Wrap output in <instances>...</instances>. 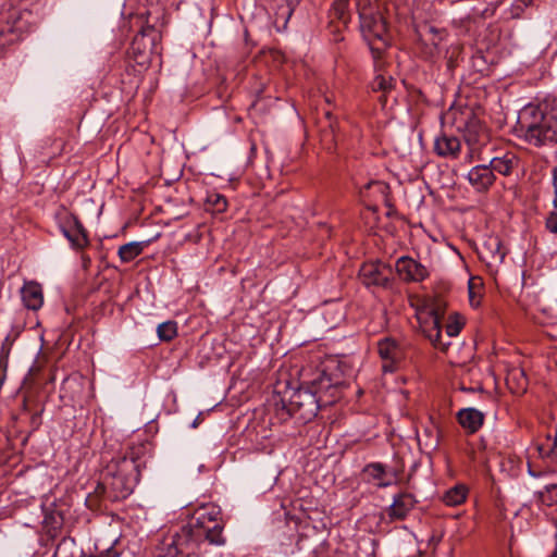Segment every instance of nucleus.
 I'll return each mask as SVG.
<instances>
[{"instance_id":"obj_1","label":"nucleus","mask_w":557,"mask_h":557,"mask_svg":"<svg viewBox=\"0 0 557 557\" xmlns=\"http://www.w3.org/2000/svg\"><path fill=\"white\" fill-rule=\"evenodd\" d=\"M220 509L203 506L196 510L191 521L178 532L165 536L156 548V557H191L201 553V546L223 545V525L219 522Z\"/></svg>"},{"instance_id":"obj_2","label":"nucleus","mask_w":557,"mask_h":557,"mask_svg":"<svg viewBox=\"0 0 557 557\" xmlns=\"http://www.w3.org/2000/svg\"><path fill=\"white\" fill-rule=\"evenodd\" d=\"M448 116L453 124L462 134L466 146L465 161H485V151L491 146V133L486 125L478 119L470 108H450Z\"/></svg>"},{"instance_id":"obj_3","label":"nucleus","mask_w":557,"mask_h":557,"mask_svg":"<svg viewBox=\"0 0 557 557\" xmlns=\"http://www.w3.org/2000/svg\"><path fill=\"white\" fill-rule=\"evenodd\" d=\"M518 127L524 140L535 147L557 141V103L547 111L525 106L519 113Z\"/></svg>"},{"instance_id":"obj_4","label":"nucleus","mask_w":557,"mask_h":557,"mask_svg":"<svg viewBox=\"0 0 557 557\" xmlns=\"http://www.w3.org/2000/svg\"><path fill=\"white\" fill-rule=\"evenodd\" d=\"M339 381L333 380L331 376L321 372L318 377L313 379L310 386L300 387L292 396V410L299 411L304 419L315 417L321 407L322 396L330 389L337 388Z\"/></svg>"},{"instance_id":"obj_5","label":"nucleus","mask_w":557,"mask_h":557,"mask_svg":"<svg viewBox=\"0 0 557 557\" xmlns=\"http://www.w3.org/2000/svg\"><path fill=\"white\" fill-rule=\"evenodd\" d=\"M139 475L138 460L131 454L108 466L103 475V484L110 487L116 497L125 498L133 492Z\"/></svg>"},{"instance_id":"obj_6","label":"nucleus","mask_w":557,"mask_h":557,"mask_svg":"<svg viewBox=\"0 0 557 557\" xmlns=\"http://www.w3.org/2000/svg\"><path fill=\"white\" fill-rule=\"evenodd\" d=\"M360 27L374 57H379L388 42L387 26L380 12L362 8L359 10Z\"/></svg>"},{"instance_id":"obj_7","label":"nucleus","mask_w":557,"mask_h":557,"mask_svg":"<svg viewBox=\"0 0 557 557\" xmlns=\"http://www.w3.org/2000/svg\"><path fill=\"white\" fill-rule=\"evenodd\" d=\"M161 34L153 26L147 25L134 37L129 50V58L141 67H148L151 57L161 55Z\"/></svg>"},{"instance_id":"obj_8","label":"nucleus","mask_w":557,"mask_h":557,"mask_svg":"<svg viewBox=\"0 0 557 557\" xmlns=\"http://www.w3.org/2000/svg\"><path fill=\"white\" fill-rule=\"evenodd\" d=\"M444 301L440 298L431 299L425 308L417 311V319L422 333L435 346L445 349L449 343L442 342V319L444 315Z\"/></svg>"},{"instance_id":"obj_9","label":"nucleus","mask_w":557,"mask_h":557,"mask_svg":"<svg viewBox=\"0 0 557 557\" xmlns=\"http://www.w3.org/2000/svg\"><path fill=\"white\" fill-rule=\"evenodd\" d=\"M361 283L370 288L389 289L393 286L394 272L391 265L382 261L366 262L359 270Z\"/></svg>"},{"instance_id":"obj_10","label":"nucleus","mask_w":557,"mask_h":557,"mask_svg":"<svg viewBox=\"0 0 557 557\" xmlns=\"http://www.w3.org/2000/svg\"><path fill=\"white\" fill-rule=\"evenodd\" d=\"M396 271L405 282L418 283L429 276V271L423 264L407 256L397 259Z\"/></svg>"},{"instance_id":"obj_11","label":"nucleus","mask_w":557,"mask_h":557,"mask_svg":"<svg viewBox=\"0 0 557 557\" xmlns=\"http://www.w3.org/2000/svg\"><path fill=\"white\" fill-rule=\"evenodd\" d=\"M377 351L383 360V370L385 372H393L396 364L403 358V350L397 342L393 338L386 337L381 339L377 344Z\"/></svg>"},{"instance_id":"obj_12","label":"nucleus","mask_w":557,"mask_h":557,"mask_svg":"<svg viewBox=\"0 0 557 557\" xmlns=\"http://www.w3.org/2000/svg\"><path fill=\"white\" fill-rule=\"evenodd\" d=\"M417 503L418 500L411 493H399L394 496L393 503L387 508V516L391 521L405 520Z\"/></svg>"},{"instance_id":"obj_13","label":"nucleus","mask_w":557,"mask_h":557,"mask_svg":"<svg viewBox=\"0 0 557 557\" xmlns=\"http://www.w3.org/2000/svg\"><path fill=\"white\" fill-rule=\"evenodd\" d=\"M496 176L488 164H478L473 166L467 174V181L474 190L483 193L488 190L495 183Z\"/></svg>"},{"instance_id":"obj_14","label":"nucleus","mask_w":557,"mask_h":557,"mask_svg":"<svg viewBox=\"0 0 557 557\" xmlns=\"http://www.w3.org/2000/svg\"><path fill=\"white\" fill-rule=\"evenodd\" d=\"M478 253L480 259L488 265L502 263L506 256L497 236H488L478 249Z\"/></svg>"},{"instance_id":"obj_15","label":"nucleus","mask_w":557,"mask_h":557,"mask_svg":"<svg viewBox=\"0 0 557 557\" xmlns=\"http://www.w3.org/2000/svg\"><path fill=\"white\" fill-rule=\"evenodd\" d=\"M63 235L75 248H84L88 244L87 232L83 224L73 215L69 216L62 225Z\"/></svg>"},{"instance_id":"obj_16","label":"nucleus","mask_w":557,"mask_h":557,"mask_svg":"<svg viewBox=\"0 0 557 557\" xmlns=\"http://www.w3.org/2000/svg\"><path fill=\"white\" fill-rule=\"evenodd\" d=\"M461 140L448 134H442L434 141V151L444 158L457 159L461 153Z\"/></svg>"},{"instance_id":"obj_17","label":"nucleus","mask_w":557,"mask_h":557,"mask_svg":"<svg viewBox=\"0 0 557 557\" xmlns=\"http://www.w3.org/2000/svg\"><path fill=\"white\" fill-rule=\"evenodd\" d=\"M363 473L369 480L374 481L375 486L380 488L387 487L393 484V478L396 473L387 470L386 466L381 462H371L363 468Z\"/></svg>"},{"instance_id":"obj_18","label":"nucleus","mask_w":557,"mask_h":557,"mask_svg":"<svg viewBox=\"0 0 557 557\" xmlns=\"http://www.w3.org/2000/svg\"><path fill=\"white\" fill-rule=\"evenodd\" d=\"M21 297L24 306L29 310H39L44 305L42 288L37 282H26L21 288Z\"/></svg>"},{"instance_id":"obj_19","label":"nucleus","mask_w":557,"mask_h":557,"mask_svg":"<svg viewBox=\"0 0 557 557\" xmlns=\"http://www.w3.org/2000/svg\"><path fill=\"white\" fill-rule=\"evenodd\" d=\"M445 37L446 32L444 29H437L434 26L425 27L422 39L425 45V53H428L430 58L438 57L442 53V42Z\"/></svg>"},{"instance_id":"obj_20","label":"nucleus","mask_w":557,"mask_h":557,"mask_svg":"<svg viewBox=\"0 0 557 557\" xmlns=\"http://www.w3.org/2000/svg\"><path fill=\"white\" fill-rule=\"evenodd\" d=\"M487 164L493 170V173L497 172L507 176L518 168L519 158L513 151H506L502 156L491 158Z\"/></svg>"},{"instance_id":"obj_21","label":"nucleus","mask_w":557,"mask_h":557,"mask_svg":"<svg viewBox=\"0 0 557 557\" xmlns=\"http://www.w3.org/2000/svg\"><path fill=\"white\" fill-rule=\"evenodd\" d=\"M457 417L461 426L470 433L476 432L482 426L484 420V414L474 408L461 409Z\"/></svg>"},{"instance_id":"obj_22","label":"nucleus","mask_w":557,"mask_h":557,"mask_svg":"<svg viewBox=\"0 0 557 557\" xmlns=\"http://www.w3.org/2000/svg\"><path fill=\"white\" fill-rule=\"evenodd\" d=\"M468 488L463 484H457L454 487L449 488L445 492L442 497V500L447 506H458L462 504L467 498Z\"/></svg>"},{"instance_id":"obj_23","label":"nucleus","mask_w":557,"mask_h":557,"mask_svg":"<svg viewBox=\"0 0 557 557\" xmlns=\"http://www.w3.org/2000/svg\"><path fill=\"white\" fill-rule=\"evenodd\" d=\"M143 251V246L140 243L131 242L122 245L119 248V257L123 262H131L136 257H138Z\"/></svg>"},{"instance_id":"obj_24","label":"nucleus","mask_w":557,"mask_h":557,"mask_svg":"<svg viewBox=\"0 0 557 557\" xmlns=\"http://www.w3.org/2000/svg\"><path fill=\"white\" fill-rule=\"evenodd\" d=\"M206 208L212 212L222 213L227 208V200L219 193H209L206 197Z\"/></svg>"},{"instance_id":"obj_25","label":"nucleus","mask_w":557,"mask_h":557,"mask_svg":"<svg viewBox=\"0 0 557 557\" xmlns=\"http://www.w3.org/2000/svg\"><path fill=\"white\" fill-rule=\"evenodd\" d=\"M507 384L515 393H523L527 389V376L522 370L516 369L508 374Z\"/></svg>"},{"instance_id":"obj_26","label":"nucleus","mask_w":557,"mask_h":557,"mask_svg":"<svg viewBox=\"0 0 557 557\" xmlns=\"http://www.w3.org/2000/svg\"><path fill=\"white\" fill-rule=\"evenodd\" d=\"M157 334L160 341L170 342L177 335V323L175 321H165L158 325Z\"/></svg>"},{"instance_id":"obj_27","label":"nucleus","mask_w":557,"mask_h":557,"mask_svg":"<svg viewBox=\"0 0 557 557\" xmlns=\"http://www.w3.org/2000/svg\"><path fill=\"white\" fill-rule=\"evenodd\" d=\"M537 499L545 506L557 504V484H548L543 491L537 492Z\"/></svg>"},{"instance_id":"obj_28","label":"nucleus","mask_w":557,"mask_h":557,"mask_svg":"<svg viewBox=\"0 0 557 557\" xmlns=\"http://www.w3.org/2000/svg\"><path fill=\"white\" fill-rule=\"evenodd\" d=\"M463 326V322L456 315L450 317L445 325V332L448 337L457 336Z\"/></svg>"},{"instance_id":"obj_29","label":"nucleus","mask_w":557,"mask_h":557,"mask_svg":"<svg viewBox=\"0 0 557 557\" xmlns=\"http://www.w3.org/2000/svg\"><path fill=\"white\" fill-rule=\"evenodd\" d=\"M293 11H294V7L289 2H287L286 4L280 5L278 10L276 12V22L282 20L283 25L285 26L287 24L289 17L293 14Z\"/></svg>"},{"instance_id":"obj_30","label":"nucleus","mask_w":557,"mask_h":557,"mask_svg":"<svg viewBox=\"0 0 557 557\" xmlns=\"http://www.w3.org/2000/svg\"><path fill=\"white\" fill-rule=\"evenodd\" d=\"M554 448H557V430L554 436L553 444L548 442L547 444H541L537 446L539 453L542 457H548L550 453H553Z\"/></svg>"},{"instance_id":"obj_31","label":"nucleus","mask_w":557,"mask_h":557,"mask_svg":"<svg viewBox=\"0 0 557 557\" xmlns=\"http://www.w3.org/2000/svg\"><path fill=\"white\" fill-rule=\"evenodd\" d=\"M546 228L554 234H557V212L549 213L546 219Z\"/></svg>"},{"instance_id":"obj_32","label":"nucleus","mask_w":557,"mask_h":557,"mask_svg":"<svg viewBox=\"0 0 557 557\" xmlns=\"http://www.w3.org/2000/svg\"><path fill=\"white\" fill-rule=\"evenodd\" d=\"M553 185L555 191V199L553 201L555 210H557V165L553 169Z\"/></svg>"},{"instance_id":"obj_33","label":"nucleus","mask_w":557,"mask_h":557,"mask_svg":"<svg viewBox=\"0 0 557 557\" xmlns=\"http://www.w3.org/2000/svg\"><path fill=\"white\" fill-rule=\"evenodd\" d=\"M374 87L379 88V89H387L389 86L386 82V79L383 77V76H377L374 81Z\"/></svg>"},{"instance_id":"obj_34","label":"nucleus","mask_w":557,"mask_h":557,"mask_svg":"<svg viewBox=\"0 0 557 557\" xmlns=\"http://www.w3.org/2000/svg\"><path fill=\"white\" fill-rule=\"evenodd\" d=\"M30 423L34 430L39 428V425L41 424L40 412L33 413Z\"/></svg>"},{"instance_id":"obj_35","label":"nucleus","mask_w":557,"mask_h":557,"mask_svg":"<svg viewBox=\"0 0 557 557\" xmlns=\"http://www.w3.org/2000/svg\"><path fill=\"white\" fill-rule=\"evenodd\" d=\"M103 557H128V555H125L123 553H119L116 552L115 549L113 548H109L107 552H106V555Z\"/></svg>"},{"instance_id":"obj_36","label":"nucleus","mask_w":557,"mask_h":557,"mask_svg":"<svg viewBox=\"0 0 557 557\" xmlns=\"http://www.w3.org/2000/svg\"><path fill=\"white\" fill-rule=\"evenodd\" d=\"M201 422V413L197 416V418L193 421L191 428H197L199 423Z\"/></svg>"},{"instance_id":"obj_37","label":"nucleus","mask_w":557,"mask_h":557,"mask_svg":"<svg viewBox=\"0 0 557 557\" xmlns=\"http://www.w3.org/2000/svg\"><path fill=\"white\" fill-rule=\"evenodd\" d=\"M11 344H12V343L10 342V338H9V337H7V338L4 339V342H3V344H2V350H4V348H5L7 346H10Z\"/></svg>"},{"instance_id":"obj_38","label":"nucleus","mask_w":557,"mask_h":557,"mask_svg":"<svg viewBox=\"0 0 557 557\" xmlns=\"http://www.w3.org/2000/svg\"><path fill=\"white\" fill-rule=\"evenodd\" d=\"M338 5L341 7V9H344L345 3L343 1H341Z\"/></svg>"},{"instance_id":"obj_39","label":"nucleus","mask_w":557,"mask_h":557,"mask_svg":"<svg viewBox=\"0 0 557 557\" xmlns=\"http://www.w3.org/2000/svg\"><path fill=\"white\" fill-rule=\"evenodd\" d=\"M529 473L533 476H536V474L531 469H529Z\"/></svg>"},{"instance_id":"obj_40","label":"nucleus","mask_w":557,"mask_h":557,"mask_svg":"<svg viewBox=\"0 0 557 557\" xmlns=\"http://www.w3.org/2000/svg\"><path fill=\"white\" fill-rule=\"evenodd\" d=\"M550 557H557V552L554 555H552Z\"/></svg>"}]
</instances>
